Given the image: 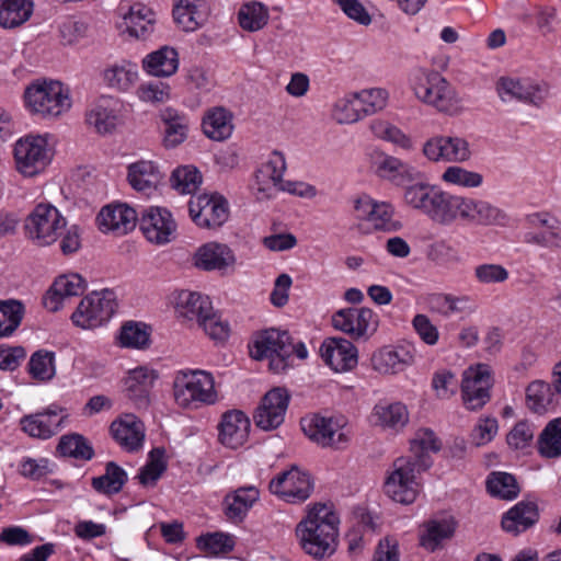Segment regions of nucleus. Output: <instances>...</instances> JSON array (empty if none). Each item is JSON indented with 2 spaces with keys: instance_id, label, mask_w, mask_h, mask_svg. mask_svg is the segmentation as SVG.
<instances>
[{
  "instance_id": "nucleus-1",
  "label": "nucleus",
  "mask_w": 561,
  "mask_h": 561,
  "mask_svg": "<svg viewBox=\"0 0 561 561\" xmlns=\"http://www.w3.org/2000/svg\"><path fill=\"white\" fill-rule=\"evenodd\" d=\"M340 517L332 506L318 503L296 526L302 551L316 560L331 557L339 545Z\"/></svg>"
},
{
  "instance_id": "nucleus-2",
  "label": "nucleus",
  "mask_w": 561,
  "mask_h": 561,
  "mask_svg": "<svg viewBox=\"0 0 561 561\" xmlns=\"http://www.w3.org/2000/svg\"><path fill=\"white\" fill-rule=\"evenodd\" d=\"M410 81L415 96L438 112L457 115L462 111L461 99L439 72L417 68L411 73Z\"/></svg>"
},
{
  "instance_id": "nucleus-3",
  "label": "nucleus",
  "mask_w": 561,
  "mask_h": 561,
  "mask_svg": "<svg viewBox=\"0 0 561 561\" xmlns=\"http://www.w3.org/2000/svg\"><path fill=\"white\" fill-rule=\"evenodd\" d=\"M175 403L183 409H197L217 401L215 380L210 373L185 369L176 373L173 380Z\"/></svg>"
},
{
  "instance_id": "nucleus-4",
  "label": "nucleus",
  "mask_w": 561,
  "mask_h": 561,
  "mask_svg": "<svg viewBox=\"0 0 561 561\" xmlns=\"http://www.w3.org/2000/svg\"><path fill=\"white\" fill-rule=\"evenodd\" d=\"M250 355L256 360L270 359V368L282 373L288 367L294 355L291 337L286 331L267 329L256 333L249 345Z\"/></svg>"
},
{
  "instance_id": "nucleus-5",
  "label": "nucleus",
  "mask_w": 561,
  "mask_h": 561,
  "mask_svg": "<svg viewBox=\"0 0 561 561\" xmlns=\"http://www.w3.org/2000/svg\"><path fill=\"white\" fill-rule=\"evenodd\" d=\"M66 226V218L54 205L48 203L36 205L24 221L25 236L38 247L55 243Z\"/></svg>"
},
{
  "instance_id": "nucleus-6",
  "label": "nucleus",
  "mask_w": 561,
  "mask_h": 561,
  "mask_svg": "<svg viewBox=\"0 0 561 561\" xmlns=\"http://www.w3.org/2000/svg\"><path fill=\"white\" fill-rule=\"evenodd\" d=\"M26 106L43 117H57L71 107L68 90L59 81H42L31 84L24 93Z\"/></svg>"
},
{
  "instance_id": "nucleus-7",
  "label": "nucleus",
  "mask_w": 561,
  "mask_h": 561,
  "mask_svg": "<svg viewBox=\"0 0 561 561\" xmlns=\"http://www.w3.org/2000/svg\"><path fill=\"white\" fill-rule=\"evenodd\" d=\"M117 308L116 295L111 289L87 295L71 316L75 325L95 329L106 323Z\"/></svg>"
},
{
  "instance_id": "nucleus-8",
  "label": "nucleus",
  "mask_w": 561,
  "mask_h": 561,
  "mask_svg": "<svg viewBox=\"0 0 561 561\" xmlns=\"http://www.w3.org/2000/svg\"><path fill=\"white\" fill-rule=\"evenodd\" d=\"M415 472H417V466L411 457L397 458L385 481V493L397 503H413L419 494Z\"/></svg>"
},
{
  "instance_id": "nucleus-9",
  "label": "nucleus",
  "mask_w": 561,
  "mask_h": 561,
  "mask_svg": "<svg viewBox=\"0 0 561 561\" xmlns=\"http://www.w3.org/2000/svg\"><path fill=\"white\" fill-rule=\"evenodd\" d=\"M305 434L322 447L342 449L347 446L351 432L344 417H324L314 415L301 421Z\"/></svg>"
},
{
  "instance_id": "nucleus-10",
  "label": "nucleus",
  "mask_w": 561,
  "mask_h": 561,
  "mask_svg": "<svg viewBox=\"0 0 561 561\" xmlns=\"http://www.w3.org/2000/svg\"><path fill=\"white\" fill-rule=\"evenodd\" d=\"M16 169L25 176H33L42 171L51 159L46 136L28 135L14 146Z\"/></svg>"
},
{
  "instance_id": "nucleus-11",
  "label": "nucleus",
  "mask_w": 561,
  "mask_h": 561,
  "mask_svg": "<svg viewBox=\"0 0 561 561\" xmlns=\"http://www.w3.org/2000/svg\"><path fill=\"white\" fill-rule=\"evenodd\" d=\"M496 91L503 102L515 100L539 107L549 95V85L529 78L501 77Z\"/></svg>"
},
{
  "instance_id": "nucleus-12",
  "label": "nucleus",
  "mask_w": 561,
  "mask_h": 561,
  "mask_svg": "<svg viewBox=\"0 0 561 561\" xmlns=\"http://www.w3.org/2000/svg\"><path fill=\"white\" fill-rule=\"evenodd\" d=\"M422 152L432 162L463 163L472 156L470 145L465 138L445 135L428 138Z\"/></svg>"
},
{
  "instance_id": "nucleus-13",
  "label": "nucleus",
  "mask_w": 561,
  "mask_h": 561,
  "mask_svg": "<svg viewBox=\"0 0 561 561\" xmlns=\"http://www.w3.org/2000/svg\"><path fill=\"white\" fill-rule=\"evenodd\" d=\"M492 382L489 366L480 364L467 368L461 382V397L465 407L471 411L482 409L491 398Z\"/></svg>"
},
{
  "instance_id": "nucleus-14",
  "label": "nucleus",
  "mask_w": 561,
  "mask_h": 561,
  "mask_svg": "<svg viewBox=\"0 0 561 561\" xmlns=\"http://www.w3.org/2000/svg\"><path fill=\"white\" fill-rule=\"evenodd\" d=\"M190 216L201 228L216 229L229 217L227 201L217 194H203L190 201Z\"/></svg>"
},
{
  "instance_id": "nucleus-15",
  "label": "nucleus",
  "mask_w": 561,
  "mask_h": 561,
  "mask_svg": "<svg viewBox=\"0 0 561 561\" xmlns=\"http://www.w3.org/2000/svg\"><path fill=\"white\" fill-rule=\"evenodd\" d=\"M268 488L288 503H301L311 495L313 484L307 472L293 467L274 478Z\"/></svg>"
},
{
  "instance_id": "nucleus-16",
  "label": "nucleus",
  "mask_w": 561,
  "mask_h": 561,
  "mask_svg": "<svg viewBox=\"0 0 561 561\" xmlns=\"http://www.w3.org/2000/svg\"><path fill=\"white\" fill-rule=\"evenodd\" d=\"M332 324L336 330L358 339L371 335L377 330L378 317L370 308H345L332 316Z\"/></svg>"
},
{
  "instance_id": "nucleus-17",
  "label": "nucleus",
  "mask_w": 561,
  "mask_h": 561,
  "mask_svg": "<svg viewBox=\"0 0 561 561\" xmlns=\"http://www.w3.org/2000/svg\"><path fill=\"white\" fill-rule=\"evenodd\" d=\"M526 220L533 228H547L542 231L526 232L523 238L526 244L550 250L561 249V222L557 217L548 211H537L527 215Z\"/></svg>"
},
{
  "instance_id": "nucleus-18",
  "label": "nucleus",
  "mask_w": 561,
  "mask_h": 561,
  "mask_svg": "<svg viewBox=\"0 0 561 561\" xmlns=\"http://www.w3.org/2000/svg\"><path fill=\"white\" fill-rule=\"evenodd\" d=\"M289 403V394L283 388L270 390L262 399L254 413V423L264 431L277 428L285 417Z\"/></svg>"
},
{
  "instance_id": "nucleus-19",
  "label": "nucleus",
  "mask_w": 561,
  "mask_h": 561,
  "mask_svg": "<svg viewBox=\"0 0 561 561\" xmlns=\"http://www.w3.org/2000/svg\"><path fill=\"white\" fill-rule=\"evenodd\" d=\"M140 229L149 242L164 244L174 238L176 224L168 209L150 207L142 214Z\"/></svg>"
},
{
  "instance_id": "nucleus-20",
  "label": "nucleus",
  "mask_w": 561,
  "mask_h": 561,
  "mask_svg": "<svg viewBox=\"0 0 561 561\" xmlns=\"http://www.w3.org/2000/svg\"><path fill=\"white\" fill-rule=\"evenodd\" d=\"M415 348L411 344L385 346L371 356L373 368L382 375H396L413 365Z\"/></svg>"
},
{
  "instance_id": "nucleus-21",
  "label": "nucleus",
  "mask_w": 561,
  "mask_h": 561,
  "mask_svg": "<svg viewBox=\"0 0 561 561\" xmlns=\"http://www.w3.org/2000/svg\"><path fill=\"white\" fill-rule=\"evenodd\" d=\"M64 409L57 405H50L43 412L24 415L21 421V427L28 436L34 438L47 439L57 434L62 427L67 417Z\"/></svg>"
},
{
  "instance_id": "nucleus-22",
  "label": "nucleus",
  "mask_w": 561,
  "mask_h": 561,
  "mask_svg": "<svg viewBox=\"0 0 561 561\" xmlns=\"http://www.w3.org/2000/svg\"><path fill=\"white\" fill-rule=\"evenodd\" d=\"M320 354L324 363L335 371L351 370L357 365V348L343 337L325 340L320 347Z\"/></svg>"
},
{
  "instance_id": "nucleus-23",
  "label": "nucleus",
  "mask_w": 561,
  "mask_h": 561,
  "mask_svg": "<svg viewBox=\"0 0 561 561\" xmlns=\"http://www.w3.org/2000/svg\"><path fill=\"white\" fill-rule=\"evenodd\" d=\"M371 169L380 179L396 185H404L412 182L417 175L415 168L385 152H375L373 154Z\"/></svg>"
},
{
  "instance_id": "nucleus-24",
  "label": "nucleus",
  "mask_w": 561,
  "mask_h": 561,
  "mask_svg": "<svg viewBox=\"0 0 561 561\" xmlns=\"http://www.w3.org/2000/svg\"><path fill=\"white\" fill-rule=\"evenodd\" d=\"M249 430L250 420L242 411H227L218 425L219 442L226 447L236 449L247 442Z\"/></svg>"
},
{
  "instance_id": "nucleus-25",
  "label": "nucleus",
  "mask_w": 561,
  "mask_h": 561,
  "mask_svg": "<svg viewBox=\"0 0 561 561\" xmlns=\"http://www.w3.org/2000/svg\"><path fill=\"white\" fill-rule=\"evenodd\" d=\"M96 219L102 232L123 236L135 228L137 214L134 208L118 204L103 207Z\"/></svg>"
},
{
  "instance_id": "nucleus-26",
  "label": "nucleus",
  "mask_w": 561,
  "mask_h": 561,
  "mask_svg": "<svg viewBox=\"0 0 561 561\" xmlns=\"http://www.w3.org/2000/svg\"><path fill=\"white\" fill-rule=\"evenodd\" d=\"M85 286V280L79 274L60 275L47 290L43 304L47 310L55 312L65 299L83 294Z\"/></svg>"
},
{
  "instance_id": "nucleus-27",
  "label": "nucleus",
  "mask_w": 561,
  "mask_h": 561,
  "mask_svg": "<svg viewBox=\"0 0 561 561\" xmlns=\"http://www.w3.org/2000/svg\"><path fill=\"white\" fill-rule=\"evenodd\" d=\"M157 379V371L145 366L129 370L124 380L126 396L137 408H147L150 390Z\"/></svg>"
},
{
  "instance_id": "nucleus-28",
  "label": "nucleus",
  "mask_w": 561,
  "mask_h": 561,
  "mask_svg": "<svg viewBox=\"0 0 561 561\" xmlns=\"http://www.w3.org/2000/svg\"><path fill=\"white\" fill-rule=\"evenodd\" d=\"M539 520V510L535 502L520 501L502 517L501 525L505 533L513 536L526 531Z\"/></svg>"
},
{
  "instance_id": "nucleus-29",
  "label": "nucleus",
  "mask_w": 561,
  "mask_h": 561,
  "mask_svg": "<svg viewBox=\"0 0 561 561\" xmlns=\"http://www.w3.org/2000/svg\"><path fill=\"white\" fill-rule=\"evenodd\" d=\"M286 170V161L283 153L274 151L268 160L256 171L255 180L257 191L264 193L265 197L272 195V191H280L285 184L283 175Z\"/></svg>"
},
{
  "instance_id": "nucleus-30",
  "label": "nucleus",
  "mask_w": 561,
  "mask_h": 561,
  "mask_svg": "<svg viewBox=\"0 0 561 561\" xmlns=\"http://www.w3.org/2000/svg\"><path fill=\"white\" fill-rule=\"evenodd\" d=\"M111 433L118 445L127 451L141 448L145 439V428L140 420L134 414H126L111 425Z\"/></svg>"
},
{
  "instance_id": "nucleus-31",
  "label": "nucleus",
  "mask_w": 561,
  "mask_h": 561,
  "mask_svg": "<svg viewBox=\"0 0 561 561\" xmlns=\"http://www.w3.org/2000/svg\"><path fill=\"white\" fill-rule=\"evenodd\" d=\"M173 16L175 22L185 31L194 32L202 27L209 16L207 0H179L174 4Z\"/></svg>"
},
{
  "instance_id": "nucleus-32",
  "label": "nucleus",
  "mask_w": 561,
  "mask_h": 561,
  "mask_svg": "<svg viewBox=\"0 0 561 561\" xmlns=\"http://www.w3.org/2000/svg\"><path fill=\"white\" fill-rule=\"evenodd\" d=\"M234 261L231 249L217 242L204 244L195 254V265L205 271H220L233 265Z\"/></svg>"
},
{
  "instance_id": "nucleus-33",
  "label": "nucleus",
  "mask_w": 561,
  "mask_h": 561,
  "mask_svg": "<svg viewBox=\"0 0 561 561\" xmlns=\"http://www.w3.org/2000/svg\"><path fill=\"white\" fill-rule=\"evenodd\" d=\"M260 497V491L253 485L240 486L224 499L225 514L231 520L241 522Z\"/></svg>"
},
{
  "instance_id": "nucleus-34",
  "label": "nucleus",
  "mask_w": 561,
  "mask_h": 561,
  "mask_svg": "<svg viewBox=\"0 0 561 561\" xmlns=\"http://www.w3.org/2000/svg\"><path fill=\"white\" fill-rule=\"evenodd\" d=\"M142 68L154 77H170L179 68V54L173 47L163 46L145 57Z\"/></svg>"
},
{
  "instance_id": "nucleus-35",
  "label": "nucleus",
  "mask_w": 561,
  "mask_h": 561,
  "mask_svg": "<svg viewBox=\"0 0 561 561\" xmlns=\"http://www.w3.org/2000/svg\"><path fill=\"white\" fill-rule=\"evenodd\" d=\"M202 126L208 138L216 141L226 140L233 130L232 114L225 107H213L206 112Z\"/></svg>"
},
{
  "instance_id": "nucleus-36",
  "label": "nucleus",
  "mask_w": 561,
  "mask_h": 561,
  "mask_svg": "<svg viewBox=\"0 0 561 561\" xmlns=\"http://www.w3.org/2000/svg\"><path fill=\"white\" fill-rule=\"evenodd\" d=\"M510 220V216L503 209L488 201L471 197L469 225L506 227Z\"/></svg>"
},
{
  "instance_id": "nucleus-37",
  "label": "nucleus",
  "mask_w": 561,
  "mask_h": 561,
  "mask_svg": "<svg viewBox=\"0 0 561 561\" xmlns=\"http://www.w3.org/2000/svg\"><path fill=\"white\" fill-rule=\"evenodd\" d=\"M162 180L158 167L151 161H138L128 167V181L138 192L149 194Z\"/></svg>"
},
{
  "instance_id": "nucleus-38",
  "label": "nucleus",
  "mask_w": 561,
  "mask_h": 561,
  "mask_svg": "<svg viewBox=\"0 0 561 561\" xmlns=\"http://www.w3.org/2000/svg\"><path fill=\"white\" fill-rule=\"evenodd\" d=\"M455 523L453 519H431L423 524L420 531V545L427 551H435L446 539L453 537L455 533Z\"/></svg>"
},
{
  "instance_id": "nucleus-39",
  "label": "nucleus",
  "mask_w": 561,
  "mask_h": 561,
  "mask_svg": "<svg viewBox=\"0 0 561 561\" xmlns=\"http://www.w3.org/2000/svg\"><path fill=\"white\" fill-rule=\"evenodd\" d=\"M440 449V443L434 432L428 428L417 431L411 443L412 460L416 462L417 472L425 471L432 465L430 451L436 453Z\"/></svg>"
},
{
  "instance_id": "nucleus-40",
  "label": "nucleus",
  "mask_w": 561,
  "mask_h": 561,
  "mask_svg": "<svg viewBox=\"0 0 561 561\" xmlns=\"http://www.w3.org/2000/svg\"><path fill=\"white\" fill-rule=\"evenodd\" d=\"M161 121L165 125L164 145L165 147H176L182 144L187 136V117L172 107H165L160 114Z\"/></svg>"
},
{
  "instance_id": "nucleus-41",
  "label": "nucleus",
  "mask_w": 561,
  "mask_h": 561,
  "mask_svg": "<svg viewBox=\"0 0 561 561\" xmlns=\"http://www.w3.org/2000/svg\"><path fill=\"white\" fill-rule=\"evenodd\" d=\"M103 79L110 88L127 91L138 80L137 65L127 60L113 64L104 70Z\"/></svg>"
},
{
  "instance_id": "nucleus-42",
  "label": "nucleus",
  "mask_w": 561,
  "mask_h": 561,
  "mask_svg": "<svg viewBox=\"0 0 561 561\" xmlns=\"http://www.w3.org/2000/svg\"><path fill=\"white\" fill-rule=\"evenodd\" d=\"M438 191V188L427 183H416L409 185L404 190L403 198L408 206L421 211L430 218Z\"/></svg>"
},
{
  "instance_id": "nucleus-43",
  "label": "nucleus",
  "mask_w": 561,
  "mask_h": 561,
  "mask_svg": "<svg viewBox=\"0 0 561 561\" xmlns=\"http://www.w3.org/2000/svg\"><path fill=\"white\" fill-rule=\"evenodd\" d=\"M32 13V0H0V26L4 28H14L24 24Z\"/></svg>"
},
{
  "instance_id": "nucleus-44",
  "label": "nucleus",
  "mask_w": 561,
  "mask_h": 561,
  "mask_svg": "<svg viewBox=\"0 0 561 561\" xmlns=\"http://www.w3.org/2000/svg\"><path fill=\"white\" fill-rule=\"evenodd\" d=\"M373 416L380 426L396 431L403 428L409 422L408 409L401 402H380L375 405Z\"/></svg>"
},
{
  "instance_id": "nucleus-45",
  "label": "nucleus",
  "mask_w": 561,
  "mask_h": 561,
  "mask_svg": "<svg viewBox=\"0 0 561 561\" xmlns=\"http://www.w3.org/2000/svg\"><path fill=\"white\" fill-rule=\"evenodd\" d=\"M154 22L153 11L141 3L131 5L125 15L129 34L137 38H146L153 31Z\"/></svg>"
},
{
  "instance_id": "nucleus-46",
  "label": "nucleus",
  "mask_w": 561,
  "mask_h": 561,
  "mask_svg": "<svg viewBox=\"0 0 561 561\" xmlns=\"http://www.w3.org/2000/svg\"><path fill=\"white\" fill-rule=\"evenodd\" d=\"M127 480V472L116 462L110 461L105 466L104 474L93 478L91 484L96 492L113 495L121 492Z\"/></svg>"
},
{
  "instance_id": "nucleus-47",
  "label": "nucleus",
  "mask_w": 561,
  "mask_h": 561,
  "mask_svg": "<svg viewBox=\"0 0 561 561\" xmlns=\"http://www.w3.org/2000/svg\"><path fill=\"white\" fill-rule=\"evenodd\" d=\"M178 307L183 317L188 320H196L197 323L213 309L211 301L207 296L193 291H181Z\"/></svg>"
},
{
  "instance_id": "nucleus-48",
  "label": "nucleus",
  "mask_w": 561,
  "mask_h": 561,
  "mask_svg": "<svg viewBox=\"0 0 561 561\" xmlns=\"http://www.w3.org/2000/svg\"><path fill=\"white\" fill-rule=\"evenodd\" d=\"M538 451L546 458L561 456V417L550 421L538 438Z\"/></svg>"
},
{
  "instance_id": "nucleus-49",
  "label": "nucleus",
  "mask_w": 561,
  "mask_h": 561,
  "mask_svg": "<svg viewBox=\"0 0 561 561\" xmlns=\"http://www.w3.org/2000/svg\"><path fill=\"white\" fill-rule=\"evenodd\" d=\"M270 19L268 9L261 2H250L241 7L238 13L240 26L249 32L263 28Z\"/></svg>"
},
{
  "instance_id": "nucleus-50",
  "label": "nucleus",
  "mask_w": 561,
  "mask_h": 561,
  "mask_svg": "<svg viewBox=\"0 0 561 561\" xmlns=\"http://www.w3.org/2000/svg\"><path fill=\"white\" fill-rule=\"evenodd\" d=\"M58 450L62 456L80 460H91L94 456L92 445L80 434L64 435L59 440Z\"/></svg>"
},
{
  "instance_id": "nucleus-51",
  "label": "nucleus",
  "mask_w": 561,
  "mask_h": 561,
  "mask_svg": "<svg viewBox=\"0 0 561 561\" xmlns=\"http://www.w3.org/2000/svg\"><path fill=\"white\" fill-rule=\"evenodd\" d=\"M553 396L550 383L535 380L526 388V404L531 411L541 413L553 404Z\"/></svg>"
},
{
  "instance_id": "nucleus-52",
  "label": "nucleus",
  "mask_w": 561,
  "mask_h": 561,
  "mask_svg": "<svg viewBox=\"0 0 561 561\" xmlns=\"http://www.w3.org/2000/svg\"><path fill=\"white\" fill-rule=\"evenodd\" d=\"M486 490L492 496L504 500L515 499L519 493L515 477L507 472H492L486 480Z\"/></svg>"
},
{
  "instance_id": "nucleus-53",
  "label": "nucleus",
  "mask_w": 561,
  "mask_h": 561,
  "mask_svg": "<svg viewBox=\"0 0 561 561\" xmlns=\"http://www.w3.org/2000/svg\"><path fill=\"white\" fill-rule=\"evenodd\" d=\"M24 306L18 300L0 301V337L11 335L20 325Z\"/></svg>"
},
{
  "instance_id": "nucleus-54",
  "label": "nucleus",
  "mask_w": 561,
  "mask_h": 561,
  "mask_svg": "<svg viewBox=\"0 0 561 561\" xmlns=\"http://www.w3.org/2000/svg\"><path fill=\"white\" fill-rule=\"evenodd\" d=\"M165 469L167 462L164 460V449L153 448L149 453L147 463L140 468L137 479L141 485L152 486L157 483Z\"/></svg>"
},
{
  "instance_id": "nucleus-55",
  "label": "nucleus",
  "mask_w": 561,
  "mask_h": 561,
  "mask_svg": "<svg viewBox=\"0 0 561 561\" xmlns=\"http://www.w3.org/2000/svg\"><path fill=\"white\" fill-rule=\"evenodd\" d=\"M428 309L443 317L462 312L468 302L467 297H456L450 294H432L426 299Z\"/></svg>"
},
{
  "instance_id": "nucleus-56",
  "label": "nucleus",
  "mask_w": 561,
  "mask_h": 561,
  "mask_svg": "<svg viewBox=\"0 0 561 561\" xmlns=\"http://www.w3.org/2000/svg\"><path fill=\"white\" fill-rule=\"evenodd\" d=\"M443 182L463 188H477L483 183V175L479 172L467 170L460 165H449L442 173Z\"/></svg>"
},
{
  "instance_id": "nucleus-57",
  "label": "nucleus",
  "mask_w": 561,
  "mask_h": 561,
  "mask_svg": "<svg viewBox=\"0 0 561 561\" xmlns=\"http://www.w3.org/2000/svg\"><path fill=\"white\" fill-rule=\"evenodd\" d=\"M394 209L386 202L375 201L374 210L368 218L369 224L375 230L393 232L401 229V222L393 219Z\"/></svg>"
},
{
  "instance_id": "nucleus-58",
  "label": "nucleus",
  "mask_w": 561,
  "mask_h": 561,
  "mask_svg": "<svg viewBox=\"0 0 561 561\" xmlns=\"http://www.w3.org/2000/svg\"><path fill=\"white\" fill-rule=\"evenodd\" d=\"M332 115L339 124H352L364 117L355 93L339 99L333 106Z\"/></svg>"
},
{
  "instance_id": "nucleus-59",
  "label": "nucleus",
  "mask_w": 561,
  "mask_h": 561,
  "mask_svg": "<svg viewBox=\"0 0 561 561\" xmlns=\"http://www.w3.org/2000/svg\"><path fill=\"white\" fill-rule=\"evenodd\" d=\"M370 130L376 137L398 145L403 149L412 148L411 138L389 122L375 119L370 123Z\"/></svg>"
},
{
  "instance_id": "nucleus-60",
  "label": "nucleus",
  "mask_w": 561,
  "mask_h": 561,
  "mask_svg": "<svg viewBox=\"0 0 561 561\" xmlns=\"http://www.w3.org/2000/svg\"><path fill=\"white\" fill-rule=\"evenodd\" d=\"M55 354L48 351L35 352L28 362V373L34 379L46 381L55 375Z\"/></svg>"
},
{
  "instance_id": "nucleus-61",
  "label": "nucleus",
  "mask_w": 561,
  "mask_h": 561,
  "mask_svg": "<svg viewBox=\"0 0 561 561\" xmlns=\"http://www.w3.org/2000/svg\"><path fill=\"white\" fill-rule=\"evenodd\" d=\"M172 186L182 194L194 193L202 184V174L190 165L178 168L171 176Z\"/></svg>"
},
{
  "instance_id": "nucleus-62",
  "label": "nucleus",
  "mask_w": 561,
  "mask_h": 561,
  "mask_svg": "<svg viewBox=\"0 0 561 561\" xmlns=\"http://www.w3.org/2000/svg\"><path fill=\"white\" fill-rule=\"evenodd\" d=\"M150 333L146 325L127 322L121 329L119 342L124 347L145 348L149 345Z\"/></svg>"
},
{
  "instance_id": "nucleus-63",
  "label": "nucleus",
  "mask_w": 561,
  "mask_h": 561,
  "mask_svg": "<svg viewBox=\"0 0 561 561\" xmlns=\"http://www.w3.org/2000/svg\"><path fill=\"white\" fill-rule=\"evenodd\" d=\"M355 94L363 116L375 114L387 105L388 93L383 89H366Z\"/></svg>"
},
{
  "instance_id": "nucleus-64",
  "label": "nucleus",
  "mask_w": 561,
  "mask_h": 561,
  "mask_svg": "<svg viewBox=\"0 0 561 561\" xmlns=\"http://www.w3.org/2000/svg\"><path fill=\"white\" fill-rule=\"evenodd\" d=\"M87 121L90 125L94 126L98 133L108 134L115 129L118 118L114 110L103 104H98L90 111Z\"/></svg>"
}]
</instances>
